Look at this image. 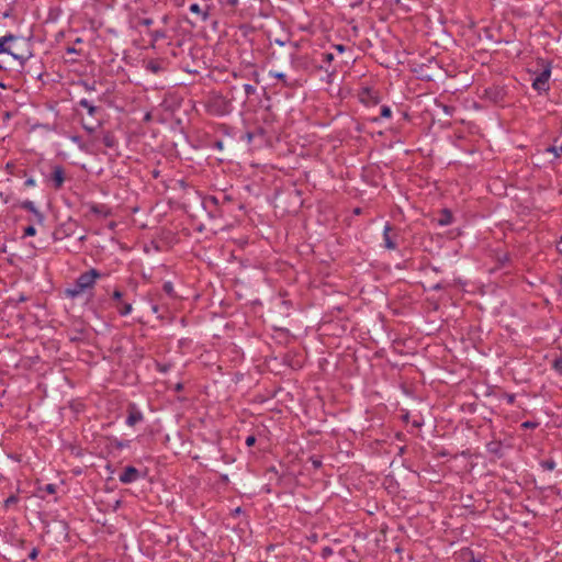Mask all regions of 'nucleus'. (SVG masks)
<instances>
[{"label":"nucleus","mask_w":562,"mask_h":562,"mask_svg":"<svg viewBox=\"0 0 562 562\" xmlns=\"http://www.w3.org/2000/svg\"><path fill=\"white\" fill-rule=\"evenodd\" d=\"M277 77L278 78H283V75L282 74H278Z\"/></svg>","instance_id":"obj_36"},{"label":"nucleus","mask_w":562,"mask_h":562,"mask_svg":"<svg viewBox=\"0 0 562 562\" xmlns=\"http://www.w3.org/2000/svg\"><path fill=\"white\" fill-rule=\"evenodd\" d=\"M255 442H256V438H255L254 436H249V437L246 439V445H247L248 447L254 446V445H255Z\"/></svg>","instance_id":"obj_20"},{"label":"nucleus","mask_w":562,"mask_h":562,"mask_svg":"<svg viewBox=\"0 0 562 562\" xmlns=\"http://www.w3.org/2000/svg\"><path fill=\"white\" fill-rule=\"evenodd\" d=\"M113 297H114L115 300H120V299L122 297V293H121L120 291H114V293H113Z\"/></svg>","instance_id":"obj_23"},{"label":"nucleus","mask_w":562,"mask_h":562,"mask_svg":"<svg viewBox=\"0 0 562 562\" xmlns=\"http://www.w3.org/2000/svg\"><path fill=\"white\" fill-rule=\"evenodd\" d=\"M16 502H18V497L12 495V496H10L9 498L5 499L4 506L9 507L10 505L15 504Z\"/></svg>","instance_id":"obj_13"},{"label":"nucleus","mask_w":562,"mask_h":562,"mask_svg":"<svg viewBox=\"0 0 562 562\" xmlns=\"http://www.w3.org/2000/svg\"><path fill=\"white\" fill-rule=\"evenodd\" d=\"M558 250L562 254V247L558 246Z\"/></svg>","instance_id":"obj_38"},{"label":"nucleus","mask_w":562,"mask_h":562,"mask_svg":"<svg viewBox=\"0 0 562 562\" xmlns=\"http://www.w3.org/2000/svg\"><path fill=\"white\" fill-rule=\"evenodd\" d=\"M312 464L316 469V468H318L321 465V461L319 460H312Z\"/></svg>","instance_id":"obj_24"},{"label":"nucleus","mask_w":562,"mask_h":562,"mask_svg":"<svg viewBox=\"0 0 562 562\" xmlns=\"http://www.w3.org/2000/svg\"><path fill=\"white\" fill-rule=\"evenodd\" d=\"M490 450H491L492 452H496V451H497L496 446H491V447H490Z\"/></svg>","instance_id":"obj_31"},{"label":"nucleus","mask_w":562,"mask_h":562,"mask_svg":"<svg viewBox=\"0 0 562 562\" xmlns=\"http://www.w3.org/2000/svg\"><path fill=\"white\" fill-rule=\"evenodd\" d=\"M524 427H533L535 425L529 423V422H526L522 424Z\"/></svg>","instance_id":"obj_29"},{"label":"nucleus","mask_w":562,"mask_h":562,"mask_svg":"<svg viewBox=\"0 0 562 562\" xmlns=\"http://www.w3.org/2000/svg\"><path fill=\"white\" fill-rule=\"evenodd\" d=\"M15 41H16V38L12 35L1 37L0 38V53H9L12 56H14L15 58H19L20 55L15 50L11 49V45H7V44H9L11 42H15Z\"/></svg>","instance_id":"obj_4"},{"label":"nucleus","mask_w":562,"mask_h":562,"mask_svg":"<svg viewBox=\"0 0 562 562\" xmlns=\"http://www.w3.org/2000/svg\"><path fill=\"white\" fill-rule=\"evenodd\" d=\"M119 311L122 315H127L132 311V305L128 303H124L119 307Z\"/></svg>","instance_id":"obj_12"},{"label":"nucleus","mask_w":562,"mask_h":562,"mask_svg":"<svg viewBox=\"0 0 562 562\" xmlns=\"http://www.w3.org/2000/svg\"><path fill=\"white\" fill-rule=\"evenodd\" d=\"M190 11L193 12V13H196V14H202V20H206L207 18V13L206 12H202L201 8L199 4L194 3L190 7Z\"/></svg>","instance_id":"obj_10"},{"label":"nucleus","mask_w":562,"mask_h":562,"mask_svg":"<svg viewBox=\"0 0 562 562\" xmlns=\"http://www.w3.org/2000/svg\"><path fill=\"white\" fill-rule=\"evenodd\" d=\"M432 288H434V289H439V288H440V284H435Z\"/></svg>","instance_id":"obj_35"},{"label":"nucleus","mask_w":562,"mask_h":562,"mask_svg":"<svg viewBox=\"0 0 562 562\" xmlns=\"http://www.w3.org/2000/svg\"><path fill=\"white\" fill-rule=\"evenodd\" d=\"M548 151L553 153L555 155V157H559L560 153H562V146L559 148L554 147V146L549 147Z\"/></svg>","instance_id":"obj_15"},{"label":"nucleus","mask_w":562,"mask_h":562,"mask_svg":"<svg viewBox=\"0 0 562 562\" xmlns=\"http://www.w3.org/2000/svg\"><path fill=\"white\" fill-rule=\"evenodd\" d=\"M34 183H35V181L33 179H29L25 182L26 186H34Z\"/></svg>","instance_id":"obj_26"},{"label":"nucleus","mask_w":562,"mask_h":562,"mask_svg":"<svg viewBox=\"0 0 562 562\" xmlns=\"http://www.w3.org/2000/svg\"><path fill=\"white\" fill-rule=\"evenodd\" d=\"M396 236L397 234L393 231L390 225H386L384 228V247L386 249L393 250L396 248Z\"/></svg>","instance_id":"obj_3"},{"label":"nucleus","mask_w":562,"mask_h":562,"mask_svg":"<svg viewBox=\"0 0 562 562\" xmlns=\"http://www.w3.org/2000/svg\"><path fill=\"white\" fill-rule=\"evenodd\" d=\"M543 467L547 468L548 470H552L554 468V462L553 461H546L543 463Z\"/></svg>","instance_id":"obj_22"},{"label":"nucleus","mask_w":562,"mask_h":562,"mask_svg":"<svg viewBox=\"0 0 562 562\" xmlns=\"http://www.w3.org/2000/svg\"><path fill=\"white\" fill-rule=\"evenodd\" d=\"M23 207H24V209H26V210H29V211L35 212V207H34L33 202H30V201L24 202V203H23Z\"/></svg>","instance_id":"obj_17"},{"label":"nucleus","mask_w":562,"mask_h":562,"mask_svg":"<svg viewBox=\"0 0 562 562\" xmlns=\"http://www.w3.org/2000/svg\"><path fill=\"white\" fill-rule=\"evenodd\" d=\"M337 49L341 53L344 50V47L341 45L337 46Z\"/></svg>","instance_id":"obj_34"},{"label":"nucleus","mask_w":562,"mask_h":562,"mask_svg":"<svg viewBox=\"0 0 562 562\" xmlns=\"http://www.w3.org/2000/svg\"><path fill=\"white\" fill-rule=\"evenodd\" d=\"M355 213H356V214H359V213H360V210H359V209H356V210H355Z\"/></svg>","instance_id":"obj_37"},{"label":"nucleus","mask_w":562,"mask_h":562,"mask_svg":"<svg viewBox=\"0 0 562 562\" xmlns=\"http://www.w3.org/2000/svg\"><path fill=\"white\" fill-rule=\"evenodd\" d=\"M85 127H86L87 130H89V131H93V130H94V127H93V126L85 125Z\"/></svg>","instance_id":"obj_32"},{"label":"nucleus","mask_w":562,"mask_h":562,"mask_svg":"<svg viewBox=\"0 0 562 562\" xmlns=\"http://www.w3.org/2000/svg\"><path fill=\"white\" fill-rule=\"evenodd\" d=\"M104 142L106 146H112V142L109 139V137H105Z\"/></svg>","instance_id":"obj_28"},{"label":"nucleus","mask_w":562,"mask_h":562,"mask_svg":"<svg viewBox=\"0 0 562 562\" xmlns=\"http://www.w3.org/2000/svg\"><path fill=\"white\" fill-rule=\"evenodd\" d=\"M452 222V214L449 210L443 209L438 218V224L441 226L449 225Z\"/></svg>","instance_id":"obj_7"},{"label":"nucleus","mask_w":562,"mask_h":562,"mask_svg":"<svg viewBox=\"0 0 562 562\" xmlns=\"http://www.w3.org/2000/svg\"><path fill=\"white\" fill-rule=\"evenodd\" d=\"M472 562H479V561L473 560Z\"/></svg>","instance_id":"obj_40"},{"label":"nucleus","mask_w":562,"mask_h":562,"mask_svg":"<svg viewBox=\"0 0 562 562\" xmlns=\"http://www.w3.org/2000/svg\"><path fill=\"white\" fill-rule=\"evenodd\" d=\"M99 277V273L92 269L87 273L81 274L76 284L72 288H69L66 290V294L70 297L78 296L81 294L86 289L92 286L95 279Z\"/></svg>","instance_id":"obj_1"},{"label":"nucleus","mask_w":562,"mask_h":562,"mask_svg":"<svg viewBox=\"0 0 562 562\" xmlns=\"http://www.w3.org/2000/svg\"><path fill=\"white\" fill-rule=\"evenodd\" d=\"M142 419V414L137 411L132 409L130 412V415L127 417V424L130 426H134L136 423H138Z\"/></svg>","instance_id":"obj_9"},{"label":"nucleus","mask_w":562,"mask_h":562,"mask_svg":"<svg viewBox=\"0 0 562 562\" xmlns=\"http://www.w3.org/2000/svg\"><path fill=\"white\" fill-rule=\"evenodd\" d=\"M36 555H37L36 550H33V551L31 552V554H30V558H31V559H35V558H36Z\"/></svg>","instance_id":"obj_27"},{"label":"nucleus","mask_w":562,"mask_h":562,"mask_svg":"<svg viewBox=\"0 0 562 562\" xmlns=\"http://www.w3.org/2000/svg\"><path fill=\"white\" fill-rule=\"evenodd\" d=\"M325 57L328 61H330L333 59V54H326Z\"/></svg>","instance_id":"obj_30"},{"label":"nucleus","mask_w":562,"mask_h":562,"mask_svg":"<svg viewBox=\"0 0 562 562\" xmlns=\"http://www.w3.org/2000/svg\"><path fill=\"white\" fill-rule=\"evenodd\" d=\"M331 553V550L329 548H325L324 551H323V554L326 557V555H329Z\"/></svg>","instance_id":"obj_25"},{"label":"nucleus","mask_w":562,"mask_h":562,"mask_svg":"<svg viewBox=\"0 0 562 562\" xmlns=\"http://www.w3.org/2000/svg\"><path fill=\"white\" fill-rule=\"evenodd\" d=\"M553 366L562 374V359H557Z\"/></svg>","instance_id":"obj_18"},{"label":"nucleus","mask_w":562,"mask_h":562,"mask_svg":"<svg viewBox=\"0 0 562 562\" xmlns=\"http://www.w3.org/2000/svg\"><path fill=\"white\" fill-rule=\"evenodd\" d=\"M80 105L86 108L90 115H92L95 112V110H97L95 106L89 104V102L87 100H85V99L80 101Z\"/></svg>","instance_id":"obj_11"},{"label":"nucleus","mask_w":562,"mask_h":562,"mask_svg":"<svg viewBox=\"0 0 562 562\" xmlns=\"http://www.w3.org/2000/svg\"><path fill=\"white\" fill-rule=\"evenodd\" d=\"M36 231H35V227L34 226H27L24 231V234L26 236H33L35 235Z\"/></svg>","instance_id":"obj_16"},{"label":"nucleus","mask_w":562,"mask_h":562,"mask_svg":"<svg viewBox=\"0 0 562 562\" xmlns=\"http://www.w3.org/2000/svg\"><path fill=\"white\" fill-rule=\"evenodd\" d=\"M360 100L363 103L372 102L373 104H378L380 102L379 95L369 88L362 90L360 93Z\"/></svg>","instance_id":"obj_6"},{"label":"nucleus","mask_w":562,"mask_h":562,"mask_svg":"<svg viewBox=\"0 0 562 562\" xmlns=\"http://www.w3.org/2000/svg\"><path fill=\"white\" fill-rule=\"evenodd\" d=\"M164 290H165L168 294H171V293H172V291H173V288H172L171 283L167 282V283H165V285H164Z\"/></svg>","instance_id":"obj_19"},{"label":"nucleus","mask_w":562,"mask_h":562,"mask_svg":"<svg viewBox=\"0 0 562 562\" xmlns=\"http://www.w3.org/2000/svg\"><path fill=\"white\" fill-rule=\"evenodd\" d=\"M391 109L389 106H382L381 109V116L383 117H390L391 116Z\"/></svg>","instance_id":"obj_14"},{"label":"nucleus","mask_w":562,"mask_h":562,"mask_svg":"<svg viewBox=\"0 0 562 562\" xmlns=\"http://www.w3.org/2000/svg\"><path fill=\"white\" fill-rule=\"evenodd\" d=\"M45 491H46L47 493H49V494H54V493H55V485H53V484H47V485L45 486Z\"/></svg>","instance_id":"obj_21"},{"label":"nucleus","mask_w":562,"mask_h":562,"mask_svg":"<svg viewBox=\"0 0 562 562\" xmlns=\"http://www.w3.org/2000/svg\"><path fill=\"white\" fill-rule=\"evenodd\" d=\"M558 250L562 254V247L558 246Z\"/></svg>","instance_id":"obj_39"},{"label":"nucleus","mask_w":562,"mask_h":562,"mask_svg":"<svg viewBox=\"0 0 562 562\" xmlns=\"http://www.w3.org/2000/svg\"><path fill=\"white\" fill-rule=\"evenodd\" d=\"M551 76V67L550 65H546L544 69L540 72L539 76L536 77V79L532 82L533 89L538 91H546L548 90V81Z\"/></svg>","instance_id":"obj_2"},{"label":"nucleus","mask_w":562,"mask_h":562,"mask_svg":"<svg viewBox=\"0 0 562 562\" xmlns=\"http://www.w3.org/2000/svg\"><path fill=\"white\" fill-rule=\"evenodd\" d=\"M53 181L55 182V187L59 188L64 182V172L60 168H55L53 172Z\"/></svg>","instance_id":"obj_8"},{"label":"nucleus","mask_w":562,"mask_h":562,"mask_svg":"<svg viewBox=\"0 0 562 562\" xmlns=\"http://www.w3.org/2000/svg\"><path fill=\"white\" fill-rule=\"evenodd\" d=\"M139 472L134 467H127L124 472L121 474L120 480L122 483H132L137 480Z\"/></svg>","instance_id":"obj_5"},{"label":"nucleus","mask_w":562,"mask_h":562,"mask_svg":"<svg viewBox=\"0 0 562 562\" xmlns=\"http://www.w3.org/2000/svg\"><path fill=\"white\" fill-rule=\"evenodd\" d=\"M181 387H182V385H181L180 383H178V384L176 385V390H177V391L181 390Z\"/></svg>","instance_id":"obj_33"}]
</instances>
